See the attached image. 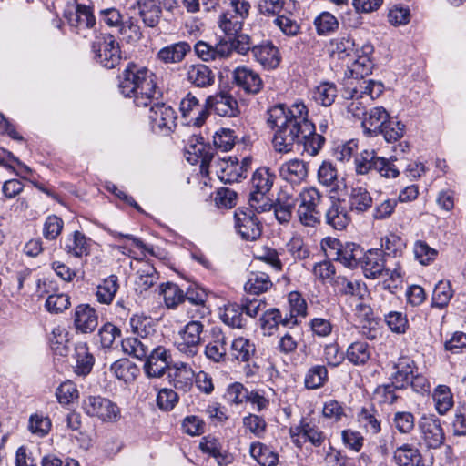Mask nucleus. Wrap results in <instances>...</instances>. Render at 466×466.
Masks as SVG:
<instances>
[{"mask_svg":"<svg viewBox=\"0 0 466 466\" xmlns=\"http://www.w3.org/2000/svg\"><path fill=\"white\" fill-rule=\"evenodd\" d=\"M268 123L275 129L272 146L276 152L288 154L301 142L310 156H316L324 144V137L315 132V126L309 119V111L301 101L287 107L276 105L268 110Z\"/></svg>","mask_w":466,"mask_h":466,"instance_id":"obj_1","label":"nucleus"},{"mask_svg":"<svg viewBox=\"0 0 466 466\" xmlns=\"http://www.w3.org/2000/svg\"><path fill=\"white\" fill-rule=\"evenodd\" d=\"M120 93L137 106H149L157 94L156 75L146 66L128 63L119 76Z\"/></svg>","mask_w":466,"mask_h":466,"instance_id":"obj_2","label":"nucleus"},{"mask_svg":"<svg viewBox=\"0 0 466 466\" xmlns=\"http://www.w3.org/2000/svg\"><path fill=\"white\" fill-rule=\"evenodd\" d=\"M275 180V175L268 167L258 168L252 177L251 185L253 190L250 193L249 206L257 212L265 211L268 207L267 193L271 189Z\"/></svg>","mask_w":466,"mask_h":466,"instance_id":"obj_3","label":"nucleus"},{"mask_svg":"<svg viewBox=\"0 0 466 466\" xmlns=\"http://www.w3.org/2000/svg\"><path fill=\"white\" fill-rule=\"evenodd\" d=\"M84 411L90 417L103 422L114 423L120 420V408L109 399L101 396H88L82 403Z\"/></svg>","mask_w":466,"mask_h":466,"instance_id":"obj_4","label":"nucleus"},{"mask_svg":"<svg viewBox=\"0 0 466 466\" xmlns=\"http://www.w3.org/2000/svg\"><path fill=\"white\" fill-rule=\"evenodd\" d=\"M148 116L151 129L156 134L168 135L177 126L176 111L165 103L152 106Z\"/></svg>","mask_w":466,"mask_h":466,"instance_id":"obj_5","label":"nucleus"},{"mask_svg":"<svg viewBox=\"0 0 466 466\" xmlns=\"http://www.w3.org/2000/svg\"><path fill=\"white\" fill-rule=\"evenodd\" d=\"M255 208H239L235 211V228L241 238L248 241H253L261 235V227L255 215Z\"/></svg>","mask_w":466,"mask_h":466,"instance_id":"obj_6","label":"nucleus"},{"mask_svg":"<svg viewBox=\"0 0 466 466\" xmlns=\"http://www.w3.org/2000/svg\"><path fill=\"white\" fill-rule=\"evenodd\" d=\"M93 51L97 62L108 69L116 67L121 60L119 44L109 34L104 35L101 40L93 44Z\"/></svg>","mask_w":466,"mask_h":466,"instance_id":"obj_7","label":"nucleus"},{"mask_svg":"<svg viewBox=\"0 0 466 466\" xmlns=\"http://www.w3.org/2000/svg\"><path fill=\"white\" fill-rule=\"evenodd\" d=\"M289 434L293 443L301 448L307 441L315 447L321 446L325 440V433L311 421L301 420L300 423L289 429Z\"/></svg>","mask_w":466,"mask_h":466,"instance_id":"obj_8","label":"nucleus"},{"mask_svg":"<svg viewBox=\"0 0 466 466\" xmlns=\"http://www.w3.org/2000/svg\"><path fill=\"white\" fill-rule=\"evenodd\" d=\"M203 330L201 322H187L176 337L177 349L187 356H194L198 352V346L201 340Z\"/></svg>","mask_w":466,"mask_h":466,"instance_id":"obj_9","label":"nucleus"},{"mask_svg":"<svg viewBox=\"0 0 466 466\" xmlns=\"http://www.w3.org/2000/svg\"><path fill=\"white\" fill-rule=\"evenodd\" d=\"M179 109L187 125L201 127L208 116L207 102L201 104L191 93L180 101Z\"/></svg>","mask_w":466,"mask_h":466,"instance_id":"obj_10","label":"nucleus"},{"mask_svg":"<svg viewBox=\"0 0 466 466\" xmlns=\"http://www.w3.org/2000/svg\"><path fill=\"white\" fill-rule=\"evenodd\" d=\"M186 154L189 163L200 164L202 175H208V167L214 156L211 148L202 141V138L191 137L187 143Z\"/></svg>","mask_w":466,"mask_h":466,"instance_id":"obj_11","label":"nucleus"},{"mask_svg":"<svg viewBox=\"0 0 466 466\" xmlns=\"http://www.w3.org/2000/svg\"><path fill=\"white\" fill-rule=\"evenodd\" d=\"M372 53L373 46L369 43L364 44L360 50L356 51V58L349 66L350 76L347 82L365 79V76L371 73L373 62L370 56Z\"/></svg>","mask_w":466,"mask_h":466,"instance_id":"obj_12","label":"nucleus"},{"mask_svg":"<svg viewBox=\"0 0 466 466\" xmlns=\"http://www.w3.org/2000/svg\"><path fill=\"white\" fill-rule=\"evenodd\" d=\"M171 355L169 351L158 346L150 351L144 363V371L148 378H160L169 368Z\"/></svg>","mask_w":466,"mask_h":466,"instance_id":"obj_13","label":"nucleus"},{"mask_svg":"<svg viewBox=\"0 0 466 466\" xmlns=\"http://www.w3.org/2000/svg\"><path fill=\"white\" fill-rule=\"evenodd\" d=\"M419 428L428 448L437 449L443 443L444 433L434 415H423L419 420Z\"/></svg>","mask_w":466,"mask_h":466,"instance_id":"obj_14","label":"nucleus"},{"mask_svg":"<svg viewBox=\"0 0 466 466\" xmlns=\"http://www.w3.org/2000/svg\"><path fill=\"white\" fill-rule=\"evenodd\" d=\"M383 92V85L380 82L371 79H362L360 81H350L342 93L343 97H352V96H361L366 97V101H371L379 97Z\"/></svg>","mask_w":466,"mask_h":466,"instance_id":"obj_15","label":"nucleus"},{"mask_svg":"<svg viewBox=\"0 0 466 466\" xmlns=\"http://www.w3.org/2000/svg\"><path fill=\"white\" fill-rule=\"evenodd\" d=\"M251 53L255 61L267 70L277 68L281 61L279 48L269 41L252 46Z\"/></svg>","mask_w":466,"mask_h":466,"instance_id":"obj_16","label":"nucleus"},{"mask_svg":"<svg viewBox=\"0 0 466 466\" xmlns=\"http://www.w3.org/2000/svg\"><path fill=\"white\" fill-rule=\"evenodd\" d=\"M360 265L366 278L374 279L381 277L386 270L382 250L371 248L362 253Z\"/></svg>","mask_w":466,"mask_h":466,"instance_id":"obj_17","label":"nucleus"},{"mask_svg":"<svg viewBox=\"0 0 466 466\" xmlns=\"http://www.w3.org/2000/svg\"><path fill=\"white\" fill-rule=\"evenodd\" d=\"M234 83L246 93L258 94L263 82L259 75L247 66H238L233 72Z\"/></svg>","mask_w":466,"mask_h":466,"instance_id":"obj_18","label":"nucleus"},{"mask_svg":"<svg viewBox=\"0 0 466 466\" xmlns=\"http://www.w3.org/2000/svg\"><path fill=\"white\" fill-rule=\"evenodd\" d=\"M279 175L283 180L299 185L308 177V166L303 160L293 158L280 165Z\"/></svg>","mask_w":466,"mask_h":466,"instance_id":"obj_19","label":"nucleus"},{"mask_svg":"<svg viewBox=\"0 0 466 466\" xmlns=\"http://www.w3.org/2000/svg\"><path fill=\"white\" fill-rule=\"evenodd\" d=\"M67 20L70 26L74 27L78 34L96 25L93 8L84 4H77L75 11L68 14Z\"/></svg>","mask_w":466,"mask_h":466,"instance_id":"obj_20","label":"nucleus"},{"mask_svg":"<svg viewBox=\"0 0 466 466\" xmlns=\"http://www.w3.org/2000/svg\"><path fill=\"white\" fill-rule=\"evenodd\" d=\"M208 108L211 107L220 116H236L238 112L237 100L228 93H219L207 98Z\"/></svg>","mask_w":466,"mask_h":466,"instance_id":"obj_21","label":"nucleus"},{"mask_svg":"<svg viewBox=\"0 0 466 466\" xmlns=\"http://www.w3.org/2000/svg\"><path fill=\"white\" fill-rule=\"evenodd\" d=\"M390 117V114L382 106H375L370 109L362 120L364 133L368 137H375L379 135Z\"/></svg>","mask_w":466,"mask_h":466,"instance_id":"obj_22","label":"nucleus"},{"mask_svg":"<svg viewBox=\"0 0 466 466\" xmlns=\"http://www.w3.org/2000/svg\"><path fill=\"white\" fill-rule=\"evenodd\" d=\"M136 6L143 23L148 27H156L161 18L160 0H137Z\"/></svg>","mask_w":466,"mask_h":466,"instance_id":"obj_23","label":"nucleus"},{"mask_svg":"<svg viewBox=\"0 0 466 466\" xmlns=\"http://www.w3.org/2000/svg\"><path fill=\"white\" fill-rule=\"evenodd\" d=\"M91 246L90 238L80 231H75L66 238L64 248L70 256L82 258L89 255Z\"/></svg>","mask_w":466,"mask_h":466,"instance_id":"obj_24","label":"nucleus"},{"mask_svg":"<svg viewBox=\"0 0 466 466\" xmlns=\"http://www.w3.org/2000/svg\"><path fill=\"white\" fill-rule=\"evenodd\" d=\"M396 370L393 375L394 383L398 388H405L410 384L417 370L415 361L409 356L401 355L394 364Z\"/></svg>","mask_w":466,"mask_h":466,"instance_id":"obj_25","label":"nucleus"},{"mask_svg":"<svg viewBox=\"0 0 466 466\" xmlns=\"http://www.w3.org/2000/svg\"><path fill=\"white\" fill-rule=\"evenodd\" d=\"M326 223L336 230H343L349 225L350 218L339 200L331 199L325 212Z\"/></svg>","mask_w":466,"mask_h":466,"instance_id":"obj_26","label":"nucleus"},{"mask_svg":"<svg viewBox=\"0 0 466 466\" xmlns=\"http://www.w3.org/2000/svg\"><path fill=\"white\" fill-rule=\"evenodd\" d=\"M187 80L197 87H208L215 82V75L206 65L196 64L188 66Z\"/></svg>","mask_w":466,"mask_h":466,"instance_id":"obj_27","label":"nucleus"},{"mask_svg":"<svg viewBox=\"0 0 466 466\" xmlns=\"http://www.w3.org/2000/svg\"><path fill=\"white\" fill-rule=\"evenodd\" d=\"M360 427L371 436L377 435L381 431V418L379 411L373 408H362L357 415Z\"/></svg>","mask_w":466,"mask_h":466,"instance_id":"obj_28","label":"nucleus"},{"mask_svg":"<svg viewBox=\"0 0 466 466\" xmlns=\"http://www.w3.org/2000/svg\"><path fill=\"white\" fill-rule=\"evenodd\" d=\"M393 459L398 466H424L420 451L410 444L398 447L394 451Z\"/></svg>","mask_w":466,"mask_h":466,"instance_id":"obj_29","label":"nucleus"},{"mask_svg":"<svg viewBox=\"0 0 466 466\" xmlns=\"http://www.w3.org/2000/svg\"><path fill=\"white\" fill-rule=\"evenodd\" d=\"M173 369L171 377L174 387L185 392L189 390L194 382L195 371L185 362L175 363Z\"/></svg>","mask_w":466,"mask_h":466,"instance_id":"obj_30","label":"nucleus"},{"mask_svg":"<svg viewBox=\"0 0 466 466\" xmlns=\"http://www.w3.org/2000/svg\"><path fill=\"white\" fill-rule=\"evenodd\" d=\"M241 307H243V314L250 319L259 318V320H278L281 318L279 309L272 308L266 310V304L259 300H251L241 305Z\"/></svg>","mask_w":466,"mask_h":466,"instance_id":"obj_31","label":"nucleus"},{"mask_svg":"<svg viewBox=\"0 0 466 466\" xmlns=\"http://www.w3.org/2000/svg\"><path fill=\"white\" fill-rule=\"evenodd\" d=\"M190 51V46L184 41L177 42L161 48L157 53L160 61L166 64L181 62Z\"/></svg>","mask_w":466,"mask_h":466,"instance_id":"obj_32","label":"nucleus"},{"mask_svg":"<svg viewBox=\"0 0 466 466\" xmlns=\"http://www.w3.org/2000/svg\"><path fill=\"white\" fill-rule=\"evenodd\" d=\"M354 41L349 35L331 39L328 45V52L331 58L344 60L354 51Z\"/></svg>","mask_w":466,"mask_h":466,"instance_id":"obj_33","label":"nucleus"},{"mask_svg":"<svg viewBox=\"0 0 466 466\" xmlns=\"http://www.w3.org/2000/svg\"><path fill=\"white\" fill-rule=\"evenodd\" d=\"M69 332L64 324L54 327L49 336V343L55 354L66 356L69 351Z\"/></svg>","mask_w":466,"mask_h":466,"instance_id":"obj_34","label":"nucleus"},{"mask_svg":"<svg viewBox=\"0 0 466 466\" xmlns=\"http://www.w3.org/2000/svg\"><path fill=\"white\" fill-rule=\"evenodd\" d=\"M372 198L364 187H352L349 197V204L351 211L359 214L368 211L372 206Z\"/></svg>","mask_w":466,"mask_h":466,"instance_id":"obj_35","label":"nucleus"},{"mask_svg":"<svg viewBox=\"0 0 466 466\" xmlns=\"http://www.w3.org/2000/svg\"><path fill=\"white\" fill-rule=\"evenodd\" d=\"M361 248L355 243H346L339 249L335 260L349 268H354L360 262L362 256Z\"/></svg>","mask_w":466,"mask_h":466,"instance_id":"obj_36","label":"nucleus"},{"mask_svg":"<svg viewBox=\"0 0 466 466\" xmlns=\"http://www.w3.org/2000/svg\"><path fill=\"white\" fill-rule=\"evenodd\" d=\"M110 370L119 380L126 383L134 381L139 373L138 367L128 359H120L115 361Z\"/></svg>","mask_w":466,"mask_h":466,"instance_id":"obj_37","label":"nucleus"},{"mask_svg":"<svg viewBox=\"0 0 466 466\" xmlns=\"http://www.w3.org/2000/svg\"><path fill=\"white\" fill-rule=\"evenodd\" d=\"M380 246L382 248V254L398 258L400 257L406 248L407 243L400 235L390 232L381 238Z\"/></svg>","mask_w":466,"mask_h":466,"instance_id":"obj_38","label":"nucleus"},{"mask_svg":"<svg viewBox=\"0 0 466 466\" xmlns=\"http://www.w3.org/2000/svg\"><path fill=\"white\" fill-rule=\"evenodd\" d=\"M453 295L454 290L451 281L447 279L439 280L433 289L431 306L443 309L448 306Z\"/></svg>","mask_w":466,"mask_h":466,"instance_id":"obj_39","label":"nucleus"},{"mask_svg":"<svg viewBox=\"0 0 466 466\" xmlns=\"http://www.w3.org/2000/svg\"><path fill=\"white\" fill-rule=\"evenodd\" d=\"M338 96V89L335 84L323 82L312 90V99L323 106H331Z\"/></svg>","mask_w":466,"mask_h":466,"instance_id":"obj_40","label":"nucleus"},{"mask_svg":"<svg viewBox=\"0 0 466 466\" xmlns=\"http://www.w3.org/2000/svg\"><path fill=\"white\" fill-rule=\"evenodd\" d=\"M436 410L439 414H446L454 404L453 394L447 385H438L432 393Z\"/></svg>","mask_w":466,"mask_h":466,"instance_id":"obj_41","label":"nucleus"},{"mask_svg":"<svg viewBox=\"0 0 466 466\" xmlns=\"http://www.w3.org/2000/svg\"><path fill=\"white\" fill-rule=\"evenodd\" d=\"M137 278L136 279V290L139 293L148 290L158 280V273L150 264H144L137 270Z\"/></svg>","mask_w":466,"mask_h":466,"instance_id":"obj_42","label":"nucleus"},{"mask_svg":"<svg viewBox=\"0 0 466 466\" xmlns=\"http://www.w3.org/2000/svg\"><path fill=\"white\" fill-rule=\"evenodd\" d=\"M75 358H76V368L75 371L77 375H87L94 365V357L88 351V348L86 344H78L75 349Z\"/></svg>","mask_w":466,"mask_h":466,"instance_id":"obj_43","label":"nucleus"},{"mask_svg":"<svg viewBox=\"0 0 466 466\" xmlns=\"http://www.w3.org/2000/svg\"><path fill=\"white\" fill-rule=\"evenodd\" d=\"M244 21L232 15L231 11H226L219 15L218 25L227 36L231 37L241 32Z\"/></svg>","mask_w":466,"mask_h":466,"instance_id":"obj_44","label":"nucleus"},{"mask_svg":"<svg viewBox=\"0 0 466 466\" xmlns=\"http://www.w3.org/2000/svg\"><path fill=\"white\" fill-rule=\"evenodd\" d=\"M296 200V198L289 195L287 192L279 194L275 205V216L280 223L289 221Z\"/></svg>","mask_w":466,"mask_h":466,"instance_id":"obj_45","label":"nucleus"},{"mask_svg":"<svg viewBox=\"0 0 466 466\" xmlns=\"http://www.w3.org/2000/svg\"><path fill=\"white\" fill-rule=\"evenodd\" d=\"M249 451L261 466H275L279 461L278 454L261 442L252 443Z\"/></svg>","mask_w":466,"mask_h":466,"instance_id":"obj_46","label":"nucleus"},{"mask_svg":"<svg viewBox=\"0 0 466 466\" xmlns=\"http://www.w3.org/2000/svg\"><path fill=\"white\" fill-rule=\"evenodd\" d=\"M119 238H126L131 241L130 246L127 245H117L116 249L123 255H127L134 259L140 260L145 257L146 251L149 249L146 245L139 239L132 235H124L119 233Z\"/></svg>","mask_w":466,"mask_h":466,"instance_id":"obj_47","label":"nucleus"},{"mask_svg":"<svg viewBox=\"0 0 466 466\" xmlns=\"http://www.w3.org/2000/svg\"><path fill=\"white\" fill-rule=\"evenodd\" d=\"M118 289L117 277L111 275L105 279L96 289V298L100 303L109 304L114 299Z\"/></svg>","mask_w":466,"mask_h":466,"instance_id":"obj_48","label":"nucleus"},{"mask_svg":"<svg viewBox=\"0 0 466 466\" xmlns=\"http://www.w3.org/2000/svg\"><path fill=\"white\" fill-rule=\"evenodd\" d=\"M160 294L163 296L165 305L174 309L185 301V294L180 288L174 283L167 282L160 286Z\"/></svg>","mask_w":466,"mask_h":466,"instance_id":"obj_49","label":"nucleus"},{"mask_svg":"<svg viewBox=\"0 0 466 466\" xmlns=\"http://www.w3.org/2000/svg\"><path fill=\"white\" fill-rule=\"evenodd\" d=\"M272 286L268 274L264 272H252L245 283V290L251 294H260Z\"/></svg>","mask_w":466,"mask_h":466,"instance_id":"obj_50","label":"nucleus"},{"mask_svg":"<svg viewBox=\"0 0 466 466\" xmlns=\"http://www.w3.org/2000/svg\"><path fill=\"white\" fill-rule=\"evenodd\" d=\"M336 286L341 294L359 299H362L366 293V288L362 283L357 280H350L345 277H339L336 279Z\"/></svg>","mask_w":466,"mask_h":466,"instance_id":"obj_51","label":"nucleus"},{"mask_svg":"<svg viewBox=\"0 0 466 466\" xmlns=\"http://www.w3.org/2000/svg\"><path fill=\"white\" fill-rule=\"evenodd\" d=\"M231 351L236 360L247 362L255 354L256 348L248 339L240 337L233 340Z\"/></svg>","mask_w":466,"mask_h":466,"instance_id":"obj_52","label":"nucleus"},{"mask_svg":"<svg viewBox=\"0 0 466 466\" xmlns=\"http://www.w3.org/2000/svg\"><path fill=\"white\" fill-rule=\"evenodd\" d=\"M328 380V370L323 365L311 367L305 376V386L309 390L322 387Z\"/></svg>","mask_w":466,"mask_h":466,"instance_id":"obj_53","label":"nucleus"},{"mask_svg":"<svg viewBox=\"0 0 466 466\" xmlns=\"http://www.w3.org/2000/svg\"><path fill=\"white\" fill-rule=\"evenodd\" d=\"M374 150H363L356 156L355 171L358 175H367L370 171L374 170L375 161L379 159Z\"/></svg>","mask_w":466,"mask_h":466,"instance_id":"obj_54","label":"nucleus"},{"mask_svg":"<svg viewBox=\"0 0 466 466\" xmlns=\"http://www.w3.org/2000/svg\"><path fill=\"white\" fill-rule=\"evenodd\" d=\"M122 348L126 353L138 360H146L149 355V346L137 338H127L122 340Z\"/></svg>","mask_w":466,"mask_h":466,"instance_id":"obj_55","label":"nucleus"},{"mask_svg":"<svg viewBox=\"0 0 466 466\" xmlns=\"http://www.w3.org/2000/svg\"><path fill=\"white\" fill-rule=\"evenodd\" d=\"M413 253L416 260L423 266H428L432 263L438 256V251L430 247L423 240L415 241L413 245Z\"/></svg>","mask_w":466,"mask_h":466,"instance_id":"obj_56","label":"nucleus"},{"mask_svg":"<svg viewBox=\"0 0 466 466\" xmlns=\"http://www.w3.org/2000/svg\"><path fill=\"white\" fill-rule=\"evenodd\" d=\"M405 128L406 126L401 121L390 117L379 134L383 135L387 142H395L404 136Z\"/></svg>","mask_w":466,"mask_h":466,"instance_id":"obj_57","label":"nucleus"},{"mask_svg":"<svg viewBox=\"0 0 466 466\" xmlns=\"http://www.w3.org/2000/svg\"><path fill=\"white\" fill-rule=\"evenodd\" d=\"M314 25L319 35H329L339 28L338 19L329 12L319 15L314 20Z\"/></svg>","mask_w":466,"mask_h":466,"instance_id":"obj_58","label":"nucleus"},{"mask_svg":"<svg viewBox=\"0 0 466 466\" xmlns=\"http://www.w3.org/2000/svg\"><path fill=\"white\" fill-rule=\"evenodd\" d=\"M370 357V349L365 342L352 343L347 350L348 360L355 365L366 363Z\"/></svg>","mask_w":466,"mask_h":466,"instance_id":"obj_59","label":"nucleus"},{"mask_svg":"<svg viewBox=\"0 0 466 466\" xmlns=\"http://www.w3.org/2000/svg\"><path fill=\"white\" fill-rule=\"evenodd\" d=\"M2 167L11 170L19 177H24L31 172V169L15 157L10 151L2 148Z\"/></svg>","mask_w":466,"mask_h":466,"instance_id":"obj_60","label":"nucleus"},{"mask_svg":"<svg viewBox=\"0 0 466 466\" xmlns=\"http://www.w3.org/2000/svg\"><path fill=\"white\" fill-rule=\"evenodd\" d=\"M237 137L235 132L229 128H220L213 137L215 147L222 151H229L233 148Z\"/></svg>","mask_w":466,"mask_h":466,"instance_id":"obj_61","label":"nucleus"},{"mask_svg":"<svg viewBox=\"0 0 466 466\" xmlns=\"http://www.w3.org/2000/svg\"><path fill=\"white\" fill-rule=\"evenodd\" d=\"M285 251L290 255L294 260L305 259L309 256V250L305 245L303 239L299 237H293L285 246Z\"/></svg>","mask_w":466,"mask_h":466,"instance_id":"obj_62","label":"nucleus"},{"mask_svg":"<svg viewBox=\"0 0 466 466\" xmlns=\"http://www.w3.org/2000/svg\"><path fill=\"white\" fill-rule=\"evenodd\" d=\"M288 302L291 319L305 318L307 316V302L299 292H290L288 297Z\"/></svg>","mask_w":466,"mask_h":466,"instance_id":"obj_63","label":"nucleus"},{"mask_svg":"<svg viewBox=\"0 0 466 466\" xmlns=\"http://www.w3.org/2000/svg\"><path fill=\"white\" fill-rule=\"evenodd\" d=\"M51 420L48 417L39 414L31 415L29 419L28 429L29 431L38 436L45 437L51 430Z\"/></svg>","mask_w":466,"mask_h":466,"instance_id":"obj_64","label":"nucleus"}]
</instances>
